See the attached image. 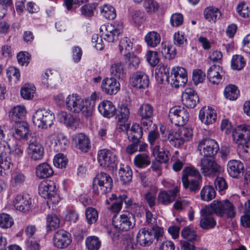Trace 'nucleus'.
I'll return each mask as SVG.
<instances>
[{"label":"nucleus","mask_w":250,"mask_h":250,"mask_svg":"<svg viewBox=\"0 0 250 250\" xmlns=\"http://www.w3.org/2000/svg\"><path fill=\"white\" fill-rule=\"evenodd\" d=\"M59 80L58 73L53 70L47 69L42 74V82L47 87L54 84Z\"/></svg>","instance_id":"32"},{"label":"nucleus","mask_w":250,"mask_h":250,"mask_svg":"<svg viewBox=\"0 0 250 250\" xmlns=\"http://www.w3.org/2000/svg\"><path fill=\"white\" fill-rule=\"evenodd\" d=\"M101 88L104 93L111 95L116 94L119 91L120 84L115 78H106L102 81Z\"/></svg>","instance_id":"23"},{"label":"nucleus","mask_w":250,"mask_h":250,"mask_svg":"<svg viewBox=\"0 0 250 250\" xmlns=\"http://www.w3.org/2000/svg\"><path fill=\"white\" fill-rule=\"evenodd\" d=\"M193 137V131L191 127L182 126L173 136L175 146L177 147L183 145L184 142L190 141Z\"/></svg>","instance_id":"21"},{"label":"nucleus","mask_w":250,"mask_h":250,"mask_svg":"<svg viewBox=\"0 0 250 250\" xmlns=\"http://www.w3.org/2000/svg\"><path fill=\"white\" fill-rule=\"evenodd\" d=\"M169 67L163 63H160L155 69V78L157 81L162 83L164 79L169 83L170 76L169 75Z\"/></svg>","instance_id":"33"},{"label":"nucleus","mask_w":250,"mask_h":250,"mask_svg":"<svg viewBox=\"0 0 250 250\" xmlns=\"http://www.w3.org/2000/svg\"><path fill=\"white\" fill-rule=\"evenodd\" d=\"M233 141L238 145L247 146L250 140V126L244 125H238L232 131Z\"/></svg>","instance_id":"12"},{"label":"nucleus","mask_w":250,"mask_h":250,"mask_svg":"<svg viewBox=\"0 0 250 250\" xmlns=\"http://www.w3.org/2000/svg\"><path fill=\"white\" fill-rule=\"evenodd\" d=\"M134 237V233L132 231L126 233V250H136L137 243Z\"/></svg>","instance_id":"58"},{"label":"nucleus","mask_w":250,"mask_h":250,"mask_svg":"<svg viewBox=\"0 0 250 250\" xmlns=\"http://www.w3.org/2000/svg\"><path fill=\"white\" fill-rule=\"evenodd\" d=\"M205 18L210 22H215L221 16L219 9L213 7L206 8L204 12Z\"/></svg>","instance_id":"42"},{"label":"nucleus","mask_w":250,"mask_h":250,"mask_svg":"<svg viewBox=\"0 0 250 250\" xmlns=\"http://www.w3.org/2000/svg\"><path fill=\"white\" fill-rule=\"evenodd\" d=\"M26 152L28 157L33 161H39L43 158L44 149L43 145L38 140L36 136H31L27 142Z\"/></svg>","instance_id":"8"},{"label":"nucleus","mask_w":250,"mask_h":250,"mask_svg":"<svg viewBox=\"0 0 250 250\" xmlns=\"http://www.w3.org/2000/svg\"><path fill=\"white\" fill-rule=\"evenodd\" d=\"M35 87L31 84H25L21 90V97L26 100L32 98L35 93Z\"/></svg>","instance_id":"50"},{"label":"nucleus","mask_w":250,"mask_h":250,"mask_svg":"<svg viewBox=\"0 0 250 250\" xmlns=\"http://www.w3.org/2000/svg\"><path fill=\"white\" fill-rule=\"evenodd\" d=\"M68 160L66 156L62 153L56 154L53 159L54 166L58 168L65 167L67 164Z\"/></svg>","instance_id":"57"},{"label":"nucleus","mask_w":250,"mask_h":250,"mask_svg":"<svg viewBox=\"0 0 250 250\" xmlns=\"http://www.w3.org/2000/svg\"><path fill=\"white\" fill-rule=\"evenodd\" d=\"M65 104L69 111L75 113H81L86 118L91 116L93 113V104L90 101L77 94L68 95L66 98Z\"/></svg>","instance_id":"3"},{"label":"nucleus","mask_w":250,"mask_h":250,"mask_svg":"<svg viewBox=\"0 0 250 250\" xmlns=\"http://www.w3.org/2000/svg\"><path fill=\"white\" fill-rule=\"evenodd\" d=\"M246 62L243 56L235 55L232 56L231 61V68L234 70H240L245 65Z\"/></svg>","instance_id":"51"},{"label":"nucleus","mask_w":250,"mask_h":250,"mask_svg":"<svg viewBox=\"0 0 250 250\" xmlns=\"http://www.w3.org/2000/svg\"><path fill=\"white\" fill-rule=\"evenodd\" d=\"M179 192V188L177 186L173 189L163 191L159 193L158 200L164 205H168L174 201Z\"/></svg>","instance_id":"29"},{"label":"nucleus","mask_w":250,"mask_h":250,"mask_svg":"<svg viewBox=\"0 0 250 250\" xmlns=\"http://www.w3.org/2000/svg\"><path fill=\"white\" fill-rule=\"evenodd\" d=\"M60 219L55 214H51L46 218V227L47 231H51L60 227Z\"/></svg>","instance_id":"43"},{"label":"nucleus","mask_w":250,"mask_h":250,"mask_svg":"<svg viewBox=\"0 0 250 250\" xmlns=\"http://www.w3.org/2000/svg\"><path fill=\"white\" fill-rule=\"evenodd\" d=\"M182 236L187 239V241H192L195 240L197 234L195 230L188 227L184 228L181 232Z\"/></svg>","instance_id":"63"},{"label":"nucleus","mask_w":250,"mask_h":250,"mask_svg":"<svg viewBox=\"0 0 250 250\" xmlns=\"http://www.w3.org/2000/svg\"><path fill=\"white\" fill-rule=\"evenodd\" d=\"M49 140L56 151L65 150L68 147L69 140L63 133L55 132L49 136Z\"/></svg>","instance_id":"15"},{"label":"nucleus","mask_w":250,"mask_h":250,"mask_svg":"<svg viewBox=\"0 0 250 250\" xmlns=\"http://www.w3.org/2000/svg\"><path fill=\"white\" fill-rule=\"evenodd\" d=\"M110 71L111 74L115 77L123 78L125 74L124 63L121 62H115L111 65Z\"/></svg>","instance_id":"48"},{"label":"nucleus","mask_w":250,"mask_h":250,"mask_svg":"<svg viewBox=\"0 0 250 250\" xmlns=\"http://www.w3.org/2000/svg\"><path fill=\"white\" fill-rule=\"evenodd\" d=\"M197 149L201 155L206 157H211L217 153L219 147L216 141L207 138L199 143Z\"/></svg>","instance_id":"11"},{"label":"nucleus","mask_w":250,"mask_h":250,"mask_svg":"<svg viewBox=\"0 0 250 250\" xmlns=\"http://www.w3.org/2000/svg\"><path fill=\"white\" fill-rule=\"evenodd\" d=\"M143 7L148 13H153L158 10L159 4L155 0H144Z\"/></svg>","instance_id":"54"},{"label":"nucleus","mask_w":250,"mask_h":250,"mask_svg":"<svg viewBox=\"0 0 250 250\" xmlns=\"http://www.w3.org/2000/svg\"><path fill=\"white\" fill-rule=\"evenodd\" d=\"M182 182L185 188L188 189L191 192H196L200 188L202 178L196 179L182 178Z\"/></svg>","instance_id":"37"},{"label":"nucleus","mask_w":250,"mask_h":250,"mask_svg":"<svg viewBox=\"0 0 250 250\" xmlns=\"http://www.w3.org/2000/svg\"><path fill=\"white\" fill-rule=\"evenodd\" d=\"M54 174L52 167L47 163L39 164L35 168L36 176L39 179H44L51 177Z\"/></svg>","instance_id":"31"},{"label":"nucleus","mask_w":250,"mask_h":250,"mask_svg":"<svg viewBox=\"0 0 250 250\" xmlns=\"http://www.w3.org/2000/svg\"><path fill=\"white\" fill-rule=\"evenodd\" d=\"M124 30L123 22H121L115 27L111 24L106 23L101 26L100 28L101 38L108 43H113L116 41Z\"/></svg>","instance_id":"6"},{"label":"nucleus","mask_w":250,"mask_h":250,"mask_svg":"<svg viewBox=\"0 0 250 250\" xmlns=\"http://www.w3.org/2000/svg\"><path fill=\"white\" fill-rule=\"evenodd\" d=\"M153 238L152 230L146 227L140 229L136 237L138 243L143 247L150 246L153 242Z\"/></svg>","instance_id":"24"},{"label":"nucleus","mask_w":250,"mask_h":250,"mask_svg":"<svg viewBox=\"0 0 250 250\" xmlns=\"http://www.w3.org/2000/svg\"><path fill=\"white\" fill-rule=\"evenodd\" d=\"M11 132L12 137L16 140H26L29 133V126L25 122H16Z\"/></svg>","instance_id":"18"},{"label":"nucleus","mask_w":250,"mask_h":250,"mask_svg":"<svg viewBox=\"0 0 250 250\" xmlns=\"http://www.w3.org/2000/svg\"><path fill=\"white\" fill-rule=\"evenodd\" d=\"M188 176L202 178L199 171L193 167H187L183 169L182 178H188Z\"/></svg>","instance_id":"59"},{"label":"nucleus","mask_w":250,"mask_h":250,"mask_svg":"<svg viewBox=\"0 0 250 250\" xmlns=\"http://www.w3.org/2000/svg\"><path fill=\"white\" fill-rule=\"evenodd\" d=\"M98 161L100 166L114 172L117 167L116 157L111 151L104 149L98 153Z\"/></svg>","instance_id":"10"},{"label":"nucleus","mask_w":250,"mask_h":250,"mask_svg":"<svg viewBox=\"0 0 250 250\" xmlns=\"http://www.w3.org/2000/svg\"><path fill=\"white\" fill-rule=\"evenodd\" d=\"M52 240L54 246L59 249L66 248L72 242L71 234L63 229L55 232Z\"/></svg>","instance_id":"16"},{"label":"nucleus","mask_w":250,"mask_h":250,"mask_svg":"<svg viewBox=\"0 0 250 250\" xmlns=\"http://www.w3.org/2000/svg\"><path fill=\"white\" fill-rule=\"evenodd\" d=\"M14 224L12 218L7 213L0 214V227L2 229H8L12 227Z\"/></svg>","instance_id":"55"},{"label":"nucleus","mask_w":250,"mask_h":250,"mask_svg":"<svg viewBox=\"0 0 250 250\" xmlns=\"http://www.w3.org/2000/svg\"><path fill=\"white\" fill-rule=\"evenodd\" d=\"M147 139L151 147L158 144L160 141H166L161 139L159 132L155 130H151L148 133Z\"/></svg>","instance_id":"60"},{"label":"nucleus","mask_w":250,"mask_h":250,"mask_svg":"<svg viewBox=\"0 0 250 250\" xmlns=\"http://www.w3.org/2000/svg\"><path fill=\"white\" fill-rule=\"evenodd\" d=\"M58 120L67 126H71L75 122V118L70 114L65 111H59L57 114Z\"/></svg>","instance_id":"41"},{"label":"nucleus","mask_w":250,"mask_h":250,"mask_svg":"<svg viewBox=\"0 0 250 250\" xmlns=\"http://www.w3.org/2000/svg\"><path fill=\"white\" fill-rule=\"evenodd\" d=\"M39 193L42 198L47 199L49 204L57 205L61 200L56 185L52 181H42L39 186Z\"/></svg>","instance_id":"4"},{"label":"nucleus","mask_w":250,"mask_h":250,"mask_svg":"<svg viewBox=\"0 0 250 250\" xmlns=\"http://www.w3.org/2000/svg\"><path fill=\"white\" fill-rule=\"evenodd\" d=\"M6 77L10 82L17 83L20 81L21 72L20 70L14 66H9L6 70Z\"/></svg>","instance_id":"44"},{"label":"nucleus","mask_w":250,"mask_h":250,"mask_svg":"<svg viewBox=\"0 0 250 250\" xmlns=\"http://www.w3.org/2000/svg\"><path fill=\"white\" fill-rule=\"evenodd\" d=\"M26 179L25 175L21 172H13L11 174L10 184L13 187L19 188L24 184Z\"/></svg>","instance_id":"39"},{"label":"nucleus","mask_w":250,"mask_h":250,"mask_svg":"<svg viewBox=\"0 0 250 250\" xmlns=\"http://www.w3.org/2000/svg\"><path fill=\"white\" fill-rule=\"evenodd\" d=\"M153 233V240L157 242L163 241L165 238L164 230L162 227L157 225L153 226L151 229Z\"/></svg>","instance_id":"61"},{"label":"nucleus","mask_w":250,"mask_h":250,"mask_svg":"<svg viewBox=\"0 0 250 250\" xmlns=\"http://www.w3.org/2000/svg\"><path fill=\"white\" fill-rule=\"evenodd\" d=\"M145 40L148 46L153 48L160 43L161 36L156 31H149L146 35Z\"/></svg>","instance_id":"38"},{"label":"nucleus","mask_w":250,"mask_h":250,"mask_svg":"<svg viewBox=\"0 0 250 250\" xmlns=\"http://www.w3.org/2000/svg\"><path fill=\"white\" fill-rule=\"evenodd\" d=\"M206 78V74L201 69H194L192 72V80L195 85L202 83Z\"/></svg>","instance_id":"64"},{"label":"nucleus","mask_w":250,"mask_h":250,"mask_svg":"<svg viewBox=\"0 0 250 250\" xmlns=\"http://www.w3.org/2000/svg\"><path fill=\"white\" fill-rule=\"evenodd\" d=\"M202 173L205 176L216 174L221 170V167L214 160L204 157L200 164Z\"/></svg>","instance_id":"19"},{"label":"nucleus","mask_w":250,"mask_h":250,"mask_svg":"<svg viewBox=\"0 0 250 250\" xmlns=\"http://www.w3.org/2000/svg\"><path fill=\"white\" fill-rule=\"evenodd\" d=\"M182 100L186 107L193 108L199 102V98L194 90L191 88H187L182 93Z\"/></svg>","instance_id":"22"},{"label":"nucleus","mask_w":250,"mask_h":250,"mask_svg":"<svg viewBox=\"0 0 250 250\" xmlns=\"http://www.w3.org/2000/svg\"><path fill=\"white\" fill-rule=\"evenodd\" d=\"M224 74L222 68L218 65H213L208 69L207 78L212 84H218L222 80Z\"/></svg>","instance_id":"27"},{"label":"nucleus","mask_w":250,"mask_h":250,"mask_svg":"<svg viewBox=\"0 0 250 250\" xmlns=\"http://www.w3.org/2000/svg\"><path fill=\"white\" fill-rule=\"evenodd\" d=\"M10 151V148H9L8 152H6L5 150L0 152V174L2 176L6 174L7 171L9 170L12 165L9 158Z\"/></svg>","instance_id":"34"},{"label":"nucleus","mask_w":250,"mask_h":250,"mask_svg":"<svg viewBox=\"0 0 250 250\" xmlns=\"http://www.w3.org/2000/svg\"><path fill=\"white\" fill-rule=\"evenodd\" d=\"M100 13L103 17L109 20H114L116 17L114 8L109 4H104L99 7Z\"/></svg>","instance_id":"40"},{"label":"nucleus","mask_w":250,"mask_h":250,"mask_svg":"<svg viewBox=\"0 0 250 250\" xmlns=\"http://www.w3.org/2000/svg\"><path fill=\"white\" fill-rule=\"evenodd\" d=\"M216 195V192L211 186H205L201 190L200 196L202 200L209 201L212 200Z\"/></svg>","instance_id":"46"},{"label":"nucleus","mask_w":250,"mask_h":250,"mask_svg":"<svg viewBox=\"0 0 250 250\" xmlns=\"http://www.w3.org/2000/svg\"><path fill=\"white\" fill-rule=\"evenodd\" d=\"M85 245L89 250H98L101 246V242L97 237L91 236L86 238Z\"/></svg>","instance_id":"52"},{"label":"nucleus","mask_w":250,"mask_h":250,"mask_svg":"<svg viewBox=\"0 0 250 250\" xmlns=\"http://www.w3.org/2000/svg\"><path fill=\"white\" fill-rule=\"evenodd\" d=\"M13 205L16 210L27 213L31 209L32 201L27 194H18L13 200Z\"/></svg>","instance_id":"17"},{"label":"nucleus","mask_w":250,"mask_h":250,"mask_svg":"<svg viewBox=\"0 0 250 250\" xmlns=\"http://www.w3.org/2000/svg\"><path fill=\"white\" fill-rule=\"evenodd\" d=\"M161 52L164 57L168 60L175 58L176 55V49L172 44L162 43Z\"/></svg>","instance_id":"47"},{"label":"nucleus","mask_w":250,"mask_h":250,"mask_svg":"<svg viewBox=\"0 0 250 250\" xmlns=\"http://www.w3.org/2000/svg\"><path fill=\"white\" fill-rule=\"evenodd\" d=\"M26 114V110L23 105H18L13 107L9 112L10 119L15 122H19L20 119L23 118Z\"/></svg>","instance_id":"36"},{"label":"nucleus","mask_w":250,"mask_h":250,"mask_svg":"<svg viewBox=\"0 0 250 250\" xmlns=\"http://www.w3.org/2000/svg\"><path fill=\"white\" fill-rule=\"evenodd\" d=\"M140 61L139 58L135 54L126 55V68L130 71L137 69L139 65Z\"/></svg>","instance_id":"45"},{"label":"nucleus","mask_w":250,"mask_h":250,"mask_svg":"<svg viewBox=\"0 0 250 250\" xmlns=\"http://www.w3.org/2000/svg\"><path fill=\"white\" fill-rule=\"evenodd\" d=\"M153 112V107L150 104L147 103L141 105L138 110L137 113L141 117V123L147 129L152 124Z\"/></svg>","instance_id":"13"},{"label":"nucleus","mask_w":250,"mask_h":250,"mask_svg":"<svg viewBox=\"0 0 250 250\" xmlns=\"http://www.w3.org/2000/svg\"><path fill=\"white\" fill-rule=\"evenodd\" d=\"M99 112L104 117L110 118L115 115L116 129L118 132L125 131V103L120 102L117 108L112 102L104 100L100 102L98 106Z\"/></svg>","instance_id":"2"},{"label":"nucleus","mask_w":250,"mask_h":250,"mask_svg":"<svg viewBox=\"0 0 250 250\" xmlns=\"http://www.w3.org/2000/svg\"><path fill=\"white\" fill-rule=\"evenodd\" d=\"M213 213L222 216L226 214L229 218H233L235 215L233 205L228 201H214L209 206H206L201 211L200 227L204 229H210L214 228L216 222L212 216Z\"/></svg>","instance_id":"1"},{"label":"nucleus","mask_w":250,"mask_h":250,"mask_svg":"<svg viewBox=\"0 0 250 250\" xmlns=\"http://www.w3.org/2000/svg\"><path fill=\"white\" fill-rule=\"evenodd\" d=\"M168 118L171 123L175 126H183L188 122L189 114L184 107L175 106L170 109Z\"/></svg>","instance_id":"9"},{"label":"nucleus","mask_w":250,"mask_h":250,"mask_svg":"<svg viewBox=\"0 0 250 250\" xmlns=\"http://www.w3.org/2000/svg\"><path fill=\"white\" fill-rule=\"evenodd\" d=\"M113 186L111 177L107 174L101 172L93 181V190L95 194H105L111 191Z\"/></svg>","instance_id":"7"},{"label":"nucleus","mask_w":250,"mask_h":250,"mask_svg":"<svg viewBox=\"0 0 250 250\" xmlns=\"http://www.w3.org/2000/svg\"><path fill=\"white\" fill-rule=\"evenodd\" d=\"M244 170V165L240 161L232 160L228 162L227 171L231 177L238 178L243 174Z\"/></svg>","instance_id":"26"},{"label":"nucleus","mask_w":250,"mask_h":250,"mask_svg":"<svg viewBox=\"0 0 250 250\" xmlns=\"http://www.w3.org/2000/svg\"><path fill=\"white\" fill-rule=\"evenodd\" d=\"M55 115L49 109L40 108L37 110L32 116V122L38 128L46 129L53 124Z\"/></svg>","instance_id":"5"},{"label":"nucleus","mask_w":250,"mask_h":250,"mask_svg":"<svg viewBox=\"0 0 250 250\" xmlns=\"http://www.w3.org/2000/svg\"><path fill=\"white\" fill-rule=\"evenodd\" d=\"M77 148L83 152H86L90 148V141L87 136L83 133H80L75 134L73 137Z\"/></svg>","instance_id":"25"},{"label":"nucleus","mask_w":250,"mask_h":250,"mask_svg":"<svg viewBox=\"0 0 250 250\" xmlns=\"http://www.w3.org/2000/svg\"><path fill=\"white\" fill-rule=\"evenodd\" d=\"M134 164L138 168H145L151 164V157L149 152L138 154L134 159Z\"/></svg>","instance_id":"35"},{"label":"nucleus","mask_w":250,"mask_h":250,"mask_svg":"<svg viewBox=\"0 0 250 250\" xmlns=\"http://www.w3.org/2000/svg\"><path fill=\"white\" fill-rule=\"evenodd\" d=\"M238 14L243 18H250V5L243 2L240 3L236 7Z\"/></svg>","instance_id":"53"},{"label":"nucleus","mask_w":250,"mask_h":250,"mask_svg":"<svg viewBox=\"0 0 250 250\" xmlns=\"http://www.w3.org/2000/svg\"><path fill=\"white\" fill-rule=\"evenodd\" d=\"M85 216L87 223L91 224L96 222L98 218L97 211L93 208H88L86 209Z\"/></svg>","instance_id":"56"},{"label":"nucleus","mask_w":250,"mask_h":250,"mask_svg":"<svg viewBox=\"0 0 250 250\" xmlns=\"http://www.w3.org/2000/svg\"><path fill=\"white\" fill-rule=\"evenodd\" d=\"M224 94L226 98L233 101L238 98L239 91L235 85L229 84L225 88Z\"/></svg>","instance_id":"49"},{"label":"nucleus","mask_w":250,"mask_h":250,"mask_svg":"<svg viewBox=\"0 0 250 250\" xmlns=\"http://www.w3.org/2000/svg\"><path fill=\"white\" fill-rule=\"evenodd\" d=\"M129 83L132 86L137 89H145L149 85L148 76L144 72L137 71L130 76Z\"/></svg>","instance_id":"20"},{"label":"nucleus","mask_w":250,"mask_h":250,"mask_svg":"<svg viewBox=\"0 0 250 250\" xmlns=\"http://www.w3.org/2000/svg\"><path fill=\"white\" fill-rule=\"evenodd\" d=\"M129 126L126 125V134L129 141H140L143 134L142 127L136 123L133 124L130 129L128 128Z\"/></svg>","instance_id":"30"},{"label":"nucleus","mask_w":250,"mask_h":250,"mask_svg":"<svg viewBox=\"0 0 250 250\" xmlns=\"http://www.w3.org/2000/svg\"><path fill=\"white\" fill-rule=\"evenodd\" d=\"M199 118L205 124H212L216 120V113L214 109L208 106H205L200 110Z\"/></svg>","instance_id":"28"},{"label":"nucleus","mask_w":250,"mask_h":250,"mask_svg":"<svg viewBox=\"0 0 250 250\" xmlns=\"http://www.w3.org/2000/svg\"><path fill=\"white\" fill-rule=\"evenodd\" d=\"M188 82V74L186 70L182 67L173 68L169 83L175 87L184 86Z\"/></svg>","instance_id":"14"},{"label":"nucleus","mask_w":250,"mask_h":250,"mask_svg":"<svg viewBox=\"0 0 250 250\" xmlns=\"http://www.w3.org/2000/svg\"><path fill=\"white\" fill-rule=\"evenodd\" d=\"M113 225L119 231H124L125 228V215L122 214L119 217L114 215L113 218Z\"/></svg>","instance_id":"62"}]
</instances>
